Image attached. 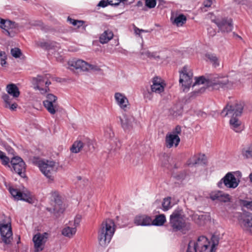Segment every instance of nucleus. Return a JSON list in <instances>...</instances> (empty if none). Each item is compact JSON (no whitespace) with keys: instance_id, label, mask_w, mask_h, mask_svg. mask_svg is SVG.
Here are the masks:
<instances>
[{"instance_id":"nucleus-2","label":"nucleus","mask_w":252,"mask_h":252,"mask_svg":"<svg viewBox=\"0 0 252 252\" xmlns=\"http://www.w3.org/2000/svg\"><path fill=\"white\" fill-rule=\"evenodd\" d=\"M186 216L182 209H175L170 215L169 224L173 232L189 230V223L186 221Z\"/></svg>"},{"instance_id":"nucleus-27","label":"nucleus","mask_w":252,"mask_h":252,"mask_svg":"<svg viewBox=\"0 0 252 252\" xmlns=\"http://www.w3.org/2000/svg\"><path fill=\"white\" fill-rule=\"evenodd\" d=\"M206 61L212 63L214 67H217L220 66L219 58L215 54L207 53L205 55Z\"/></svg>"},{"instance_id":"nucleus-30","label":"nucleus","mask_w":252,"mask_h":252,"mask_svg":"<svg viewBox=\"0 0 252 252\" xmlns=\"http://www.w3.org/2000/svg\"><path fill=\"white\" fill-rule=\"evenodd\" d=\"M166 217L164 214L157 215L154 220H152V225L162 226L166 222Z\"/></svg>"},{"instance_id":"nucleus-15","label":"nucleus","mask_w":252,"mask_h":252,"mask_svg":"<svg viewBox=\"0 0 252 252\" xmlns=\"http://www.w3.org/2000/svg\"><path fill=\"white\" fill-rule=\"evenodd\" d=\"M121 125L125 130H130L133 128L134 118L131 115L124 114L123 118H120Z\"/></svg>"},{"instance_id":"nucleus-17","label":"nucleus","mask_w":252,"mask_h":252,"mask_svg":"<svg viewBox=\"0 0 252 252\" xmlns=\"http://www.w3.org/2000/svg\"><path fill=\"white\" fill-rule=\"evenodd\" d=\"M17 27V24L9 20H5L0 17V28L6 32L8 35H10L9 30L15 29Z\"/></svg>"},{"instance_id":"nucleus-40","label":"nucleus","mask_w":252,"mask_h":252,"mask_svg":"<svg viewBox=\"0 0 252 252\" xmlns=\"http://www.w3.org/2000/svg\"><path fill=\"white\" fill-rule=\"evenodd\" d=\"M170 157L167 155H164L161 158L162 165L167 168H169Z\"/></svg>"},{"instance_id":"nucleus-11","label":"nucleus","mask_w":252,"mask_h":252,"mask_svg":"<svg viewBox=\"0 0 252 252\" xmlns=\"http://www.w3.org/2000/svg\"><path fill=\"white\" fill-rule=\"evenodd\" d=\"M243 211L244 213L241 215L239 218L240 224L244 231L251 233L252 215L250 213L246 212L244 209Z\"/></svg>"},{"instance_id":"nucleus-25","label":"nucleus","mask_w":252,"mask_h":252,"mask_svg":"<svg viewBox=\"0 0 252 252\" xmlns=\"http://www.w3.org/2000/svg\"><path fill=\"white\" fill-rule=\"evenodd\" d=\"M241 154L244 159H248L252 157V144L243 145Z\"/></svg>"},{"instance_id":"nucleus-24","label":"nucleus","mask_w":252,"mask_h":252,"mask_svg":"<svg viewBox=\"0 0 252 252\" xmlns=\"http://www.w3.org/2000/svg\"><path fill=\"white\" fill-rule=\"evenodd\" d=\"M205 158L204 154L194 155L189 159L188 164L189 166H193L201 163L205 159Z\"/></svg>"},{"instance_id":"nucleus-42","label":"nucleus","mask_w":252,"mask_h":252,"mask_svg":"<svg viewBox=\"0 0 252 252\" xmlns=\"http://www.w3.org/2000/svg\"><path fill=\"white\" fill-rule=\"evenodd\" d=\"M123 2L124 4H127L131 2H128V0H108V3L111 5H118L120 2Z\"/></svg>"},{"instance_id":"nucleus-21","label":"nucleus","mask_w":252,"mask_h":252,"mask_svg":"<svg viewBox=\"0 0 252 252\" xmlns=\"http://www.w3.org/2000/svg\"><path fill=\"white\" fill-rule=\"evenodd\" d=\"M69 64L70 66V69L72 70L80 69L83 71L87 70V67L88 66V63L83 60H78L73 61L71 62Z\"/></svg>"},{"instance_id":"nucleus-26","label":"nucleus","mask_w":252,"mask_h":252,"mask_svg":"<svg viewBox=\"0 0 252 252\" xmlns=\"http://www.w3.org/2000/svg\"><path fill=\"white\" fill-rule=\"evenodd\" d=\"M14 171L22 178H25L26 164L24 162H21L19 164H15L12 166Z\"/></svg>"},{"instance_id":"nucleus-62","label":"nucleus","mask_w":252,"mask_h":252,"mask_svg":"<svg viewBox=\"0 0 252 252\" xmlns=\"http://www.w3.org/2000/svg\"><path fill=\"white\" fill-rule=\"evenodd\" d=\"M134 30L135 33L136 34H138L140 36V29L138 28H137V27H134Z\"/></svg>"},{"instance_id":"nucleus-16","label":"nucleus","mask_w":252,"mask_h":252,"mask_svg":"<svg viewBox=\"0 0 252 252\" xmlns=\"http://www.w3.org/2000/svg\"><path fill=\"white\" fill-rule=\"evenodd\" d=\"M194 242L195 249L198 250L200 252H203L207 250L209 246V242L208 239L203 236H200L198 238L197 242Z\"/></svg>"},{"instance_id":"nucleus-51","label":"nucleus","mask_w":252,"mask_h":252,"mask_svg":"<svg viewBox=\"0 0 252 252\" xmlns=\"http://www.w3.org/2000/svg\"><path fill=\"white\" fill-rule=\"evenodd\" d=\"M181 133V127L180 126H177L174 129H173L171 135H178Z\"/></svg>"},{"instance_id":"nucleus-58","label":"nucleus","mask_w":252,"mask_h":252,"mask_svg":"<svg viewBox=\"0 0 252 252\" xmlns=\"http://www.w3.org/2000/svg\"><path fill=\"white\" fill-rule=\"evenodd\" d=\"M7 108H9L12 110H14L17 107V104L16 103L10 104V106L5 105Z\"/></svg>"},{"instance_id":"nucleus-55","label":"nucleus","mask_w":252,"mask_h":252,"mask_svg":"<svg viewBox=\"0 0 252 252\" xmlns=\"http://www.w3.org/2000/svg\"><path fill=\"white\" fill-rule=\"evenodd\" d=\"M109 4L108 0H101L98 3L97 6L99 7H105Z\"/></svg>"},{"instance_id":"nucleus-59","label":"nucleus","mask_w":252,"mask_h":252,"mask_svg":"<svg viewBox=\"0 0 252 252\" xmlns=\"http://www.w3.org/2000/svg\"><path fill=\"white\" fill-rule=\"evenodd\" d=\"M50 77V75L48 77H46V80L45 81V88H49V86L51 84V82L49 80V78Z\"/></svg>"},{"instance_id":"nucleus-56","label":"nucleus","mask_w":252,"mask_h":252,"mask_svg":"<svg viewBox=\"0 0 252 252\" xmlns=\"http://www.w3.org/2000/svg\"><path fill=\"white\" fill-rule=\"evenodd\" d=\"M0 159L2 164L4 165L8 164L9 162V158L6 156H4L3 158H1Z\"/></svg>"},{"instance_id":"nucleus-13","label":"nucleus","mask_w":252,"mask_h":252,"mask_svg":"<svg viewBox=\"0 0 252 252\" xmlns=\"http://www.w3.org/2000/svg\"><path fill=\"white\" fill-rule=\"evenodd\" d=\"M48 233H44L40 234L39 233L34 235L32 241L34 243V246L35 252H38L43 250L44 246L47 239Z\"/></svg>"},{"instance_id":"nucleus-63","label":"nucleus","mask_w":252,"mask_h":252,"mask_svg":"<svg viewBox=\"0 0 252 252\" xmlns=\"http://www.w3.org/2000/svg\"><path fill=\"white\" fill-rule=\"evenodd\" d=\"M6 59L0 60H1L0 63L2 66H4L6 63Z\"/></svg>"},{"instance_id":"nucleus-43","label":"nucleus","mask_w":252,"mask_h":252,"mask_svg":"<svg viewBox=\"0 0 252 252\" xmlns=\"http://www.w3.org/2000/svg\"><path fill=\"white\" fill-rule=\"evenodd\" d=\"M221 193V191H216L212 192L210 194V198L212 200H219Z\"/></svg>"},{"instance_id":"nucleus-19","label":"nucleus","mask_w":252,"mask_h":252,"mask_svg":"<svg viewBox=\"0 0 252 252\" xmlns=\"http://www.w3.org/2000/svg\"><path fill=\"white\" fill-rule=\"evenodd\" d=\"M180 141V138L178 135H171V133H168L165 137V144L168 148H171L174 145L177 147Z\"/></svg>"},{"instance_id":"nucleus-29","label":"nucleus","mask_w":252,"mask_h":252,"mask_svg":"<svg viewBox=\"0 0 252 252\" xmlns=\"http://www.w3.org/2000/svg\"><path fill=\"white\" fill-rule=\"evenodd\" d=\"M113 33L111 31L106 30L100 35L99 41L102 44L107 43L113 38Z\"/></svg>"},{"instance_id":"nucleus-38","label":"nucleus","mask_w":252,"mask_h":252,"mask_svg":"<svg viewBox=\"0 0 252 252\" xmlns=\"http://www.w3.org/2000/svg\"><path fill=\"white\" fill-rule=\"evenodd\" d=\"M8 189L13 197L17 200L19 199V197L20 196V195L21 192L20 191L12 187H9Z\"/></svg>"},{"instance_id":"nucleus-41","label":"nucleus","mask_w":252,"mask_h":252,"mask_svg":"<svg viewBox=\"0 0 252 252\" xmlns=\"http://www.w3.org/2000/svg\"><path fill=\"white\" fill-rule=\"evenodd\" d=\"M11 54L15 58H19L22 54L21 50L18 48L11 49Z\"/></svg>"},{"instance_id":"nucleus-4","label":"nucleus","mask_w":252,"mask_h":252,"mask_svg":"<svg viewBox=\"0 0 252 252\" xmlns=\"http://www.w3.org/2000/svg\"><path fill=\"white\" fill-rule=\"evenodd\" d=\"M244 104L242 102L228 103L221 112L223 117L229 116L231 117L240 116L242 113Z\"/></svg>"},{"instance_id":"nucleus-3","label":"nucleus","mask_w":252,"mask_h":252,"mask_svg":"<svg viewBox=\"0 0 252 252\" xmlns=\"http://www.w3.org/2000/svg\"><path fill=\"white\" fill-rule=\"evenodd\" d=\"M210 79H206L204 76H200L196 78L195 83L193 84L192 86H194L196 84H203L206 83L208 87L212 86L215 89H218V86L219 87H223L229 83V80L227 77L223 76L222 75H217L216 76Z\"/></svg>"},{"instance_id":"nucleus-46","label":"nucleus","mask_w":252,"mask_h":252,"mask_svg":"<svg viewBox=\"0 0 252 252\" xmlns=\"http://www.w3.org/2000/svg\"><path fill=\"white\" fill-rule=\"evenodd\" d=\"M241 205L247 209H252V201H248L247 200H241Z\"/></svg>"},{"instance_id":"nucleus-45","label":"nucleus","mask_w":252,"mask_h":252,"mask_svg":"<svg viewBox=\"0 0 252 252\" xmlns=\"http://www.w3.org/2000/svg\"><path fill=\"white\" fill-rule=\"evenodd\" d=\"M195 245L193 241H190L188 247L187 252H197L196 250L195 249Z\"/></svg>"},{"instance_id":"nucleus-57","label":"nucleus","mask_w":252,"mask_h":252,"mask_svg":"<svg viewBox=\"0 0 252 252\" xmlns=\"http://www.w3.org/2000/svg\"><path fill=\"white\" fill-rule=\"evenodd\" d=\"M212 4V0H205L203 2V5L206 7H209Z\"/></svg>"},{"instance_id":"nucleus-1","label":"nucleus","mask_w":252,"mask_h":252,"mask_svg":"<svg viewBox=\"0 0 252 252\" xmlns=\"http://www.w3.org/2000/svg\"><path fill=\"white\" fill-rule=\"evenodd\" d=\"M114 221L107 219L102 221L98 231V240L100 245L105 247L110 242L115 231Z\"/></svg>"},{"instance_id":"nucleus-10","label":"nucleus","mask_w":252,"mask_h":252,"mask_svg":"<svg viewBox=\"0 0 252 252\" xmlns=\"http://www.w3.org/2000/svg\"><path fill=\"white\" fill-rule=\"evenodd\" d=\"M239 181H237L234 175L231 172L227 173L218 183L219 188H222L223 184L228 188H236L239 185Z\"/></svg>"},{"instance_id":"nucleus-23","label":"nucleus","mask_w":252,"mask_h":252,"mask_svg":"<svg viewBox=\"0 0 252 252\" xmlns=\"http://www.w3.org/2000/svg\"><path fill=\"white\" fill-rule=\"evenodd\" d=\"M6 90L8 94L14 98H17L20 94L19 88L14 84H9L6 86Z\"/></svg>"},{"instance_id":"nucleus-36","label":"nucleus","mask_w":252,"mask_h":252,"mask_svg":"<svg viewBox=\"0 0 252 252\" xmlns=\"http://www.w3.org/2000/svg\"><path fill=\"white\" fill-rule=\"evenodd\" d=\"M141 54L143 56H146L150 59H154L156 60L159 59L160 57L156 55L155 52H150L149 51H143L141 53Z\"/></svg>"},{"instance_id":"nucleus-44","label":"nucleus","mask_w":252,"mask_h":252,"mask_svg":"<svg viewBox=\"0 0 252 252\" xmlns=\"http://www.w3.org/2000/svg\"><path fill=\"white\" fill-rule=\"evenodd\" d=\"M220 202H228L230 201V197L228 194H225L221 191L219 200Z\"/></svg>"},{"instance_id":"nucleus-6","label":"nucleus","mask_w":252,"mask_h":252,"mask_svg":"<svg viewBox=\"0 0 252 252\" xmlns=\"http://www.w3.org/2000/svg\"><path fill=\"white\" fill-rule=\"evenodd\" d=\"M52 197L53 200H52L51 203V207H47L46 210L48 212L53 213L56 217H58L63 212L64 207L61 197L57 192L53 193Z\"/></svg>"},{"instance_id":"nucleus-14","label":"nucleus","mask_w":252,"mask_h":252,"mask_svg":"<svg viewBox=\"0 0 252 252\" xmlns=\"http://www.w3.org/2000/svg\"><path fill=\"white\" fill-rule=\"evenodd\" d=\"M50 76L49 74H46L43 75H37L35 77H33L32 80V84L34 85V89L38 90L42 94H44L50 91L49 88L41 87L45 84L46 77Z\"/></svg>"},{"instance_id":"nucleus-28","label":"nucleus","mask_w":252,"mask_h":252,"mask_svg":"<svg viewBox=\"0 0 252 252\" xmlns=\"http://www.w3.org/2000/svg\"><path fill=\"white\" fill-rule=\"evenodd\" d=\"M229 123L231 128L235 132H239L242 130L241 122L237 117H231Z\"/></svg>"},{"instance_id":"nucleus-35","label":"nucleus","mask_w":252,"mask_h":252,"mask_svg":"<svg viewBox=\"0 0 252 252\" xmlns=\"http://www.w3.org/2000/svg\"><path fill=\"white\" fill-rule=\"evenodd\" d=\"M171 198L170 197L165 198L163 199V201L162 203V209L163 211H167L171 207Z\"/></svg>"},{"instance_id":"nucleus-50","label":"nucleus","mask_w":252,"mask_h":252,"mask_svg":"<svg viewBox=\"0 0 252 252\" xmlns=\"http://www.w3.org/2000/svg\"><path fill=\"white\" fill-rule=\"evenodd\" d=\"M87 71L94 70V71H99L101 70V69L99 66H98L97 65H95L88 64V66H87Z\"/></svg>"},{"instance_id":"nucleus-33","label":"nucleus","mask_w":252,"mask_h":252,"mask_svg":"<svg viewBox=\"0 0 252 252\" xmlns=\"http://www.w3.org/2000/svg\"><path fill=\"white\" fill-rule=\"evenodd\" d=\"M83 150L85 152H88L94 149V146L91 141L88 138H84L82 140Z\"/></svg>"},{"instance_id":"nucleus-47","label":"nucleus","mask_w":252,"mask_h":252,"mask_svg":"<svg viewBox=\"0 0 252 252\" xmlns=\"http://www.w3.org/2000/svg\"><path fill=\"white\" fill-rule=\"evenodd\" d=\"M156 3L157 2L156 0H146L145 1L146 5L150 8L155 7L156 5Z\"/></svg>"},{"instance_id":"nucleus-8","label":"nucleus","mask_w":252,"mask_h":252,"mask_svg":"<svg viewBox=\"0 0 252 252\" xmlns=\"http://www.w3.org/2000/svg\"><path fill=\"white\" fill-rule=\"evenodd\" d=\"M45 108L51 114L54 115L59 111L60 106L57 102V97L52 94H48L46 99L43 101Z\"/></svg>"},{"instance_id":"nucleus-53","label":"nucleus","mask_w":252,"mask_h":252,"mask_svg":"<svg viewBox=\"0 0 252 252\" xmlns=\"http://www.w3.org/2000/svg\"><path fill=\"white\" fill-rule=\"evenodd\" d=\"M67 21L69 22V23L73 26H76L77 25L78 23H82V20H75L70 18L69 17H68Z\"/></svg>"},{"instance_id":"nucleus-39","label":"nucleus","mask_w":252,"mask_h":252,"mask_svg":"<svg viewBox=\"0 0 252 252\" xmlns=\"http://www.w3.org/2000/svg\"><path fill=\"white\" fill-rule=\"evenodd\" d=\"M211 241L212 245L210 252H215V248L219 244V238L217 236L214 235L211 237Z\"/></svg>"},{"instance_id":"nucleus-37","label":"nucleus","mask_w":252,"mask_h":252,"mask_svg":"<svg viewBox=\"0 0 252 252\" xmlns=\"http://www.w3.org/2000/svg\"><path fill=\"white\" fill-rule=\"evenodd\" d=\"M19 200H24L30 203L33 202L32 198L29 194L21 192Z\"/></svg>"},{"instance_id":"nucleus-18","label":"nucleus","mask_w":252,"mask_h":252,"mask_svg":"<svg viewBox=\"0 0 252 252\" xmlns=\"http://www.w3.org/2000/svg\"><path fill=\"white\" fill-rule=\"evenodd\" d=\"M114 97L117 104L121 108L126 111L129 102L128 99L125 94L120 93H116Z\"/></svg>"},{"instance_id":"nucleus-9","label":"nucleus","mask_w":252,"mask_h":252,"mask_svg":"<svg viewBox=\"0 0 252 252\" xmlns=\"http://www.w3.org/2000/svg\"><path fill=\"white\" fill-rule=\"evenodd\" d=\"M0 233L2 242L6 245L10 244L13 239L11 222L0 224Z\"/></svg>"},{"instance_id":"nucleus-5","label":"nucleus","mask_w":252,"mask_h":252,"mask_svg":"<svg viewBox=\"0 0 252 252\" xmlns=\"http://www.w3.org/2000/svg\"><path fill=\"white\" fill-rule=\"evenodd\" d=\"M33 162L36 164L42 173L49 179H53L52 173L55 162L51 160H40L37 158H33Z\"/></svg>"},{"instance_id":"nucleus-52","label":"nucleus","mask_w":252,"mask_h":252,"mask_svg":"<svg viewBox=\"0 0 252 252\" xmlns=\"http://www.w3.org/2000/svg\"><path fill=\"white\" fill-rule=\"evenodd\" d=\"M37 45L42 48H45V49H49L50 48V45L48 42L38 41L36 42Z\"/></svg>"},{"instance_id":"nucleus-54","label":"nucleus","mask_w":252,"mask_h":252,"mask_svg":"<svg viewBox=\"0 0 252 252\" xmlns=\"http://www.w3.org/2000/svg\"><path fill=\"white\" fill-rule=\"evenodd\" d=\"M105 135L108 137H112L114 136V133L112 131L111 128L108 127L105 130Z\"/></svg>"},{"instance_id":"nucleus-32","label":"nucleus","mask_w":252,"mask_h":252,"mask_svg":"<svg viewBox=\"0 0 252 252\" xmlns=\"http://www.w3.org/2000/svg\"><path fill=\"white\" fill-rule=\"evenodd\" d=\"M81 150H83L82 140L76 141L70 148V151L73 153H78L80 152Z\"/></svg>"},{"instance_id":"nucleus-7","label":"nucleus","mask_w":252,"mask_h":252,"mask_svg":"<svg viewBox=\"0 0 252 252\" xmlns=\"http://www.w3.org/2000/svg\"><path fill=\"white\" fill-rule=\"evenodd\" d=\"M179 72V82L183 87H184L183 91H185L186 89H189L192 84L193 73L187 65L184 66Z\"/></svg>"},{"instance_id":"nucleus-20","label":"nucleus","mask_w":252,"mask_h":252,"mask_svg":"<svg viewBox=\"0 0 252 252\" xmlns=\"http://www.w3.org/2000/svg\"><path fill=\"white\" fill-rule=\"evenodd\" d=\"M164 87L160 78L155 77L153 80V84L151 86L152 92L160 94L163 92Z\"/></svg>"},{"instance_id":"nucleus-31","label":"nucleus","mask_w":252,"mask_h":252,"mask_svg":"<svg viewBox=\"0 0 252 252\" xmlns=\"http://www.w3.org/2000/svg\"><path fill=\"white\" fill-rule=\"evenodd\" d=\"M76 232L75 227H70L69 226L64 228L62 230V234L67 237L71 238Z\"/></svg>"},{"instance_id":"nucleus-64","label":"nucleus","mask_w":252,"mask_h":252,"mask_svg":"<svg viewBox=\"0 0 252 252\" xmlns=\"http://www.w3.org/2000/svg\"><path fill=\"white\" fill-rule=\"evenodd\" d=\"M5 154L2 151H0V159L1 158H3L4 156H5Z\"/></svg>"},{"instance_id":"nucleus-34","label":"nucleus","mask_w":252,"mask_h":252,"mask_svg":"<svg viewBox=\"0 0 252 252\" xmlns=\"http://www.w3.org/2000/svg\"><path fill=\"white\" fill-rule=\"evenodd\" d=\"M187 21L186 17L183 14H180L178 16L175 18L174 21V23L177 25V26H182Z\"/></svg>"},{"instance_id":"nucleus-22","label":"nucleus","mask_w":252,"mask_h":252,"mask_svg":"<svg viewBox=\"0 0 252 252\" xmlns=\"http://www.w3.org/2000/svg\"><path fill=\"white\" fill-rule=\"evenodd\" d=\"M134 223L137 225H151L152 218L146 215L137 216L134 219Z\"/></svg>"},{"instance_id":"nucleus-48","label":"nucleus","mask_w":252,"mask_h":252,"mask_svg":"<svg viewBox=\"0 0 252 252\" xmlns=\"http://www.w3.org/2000/svg\"><path fill=\"white\" fill-rule=\"evenodd\" d=\"M21 162H24L23 160L20 157H16L12 158L11 160V164L12 166L15 165V164H19Z\"/></svg>"},{"instance_id":"nucleus-49","label":"nucleus","mask_w":252,"mask_h":252,"mask_svg":"<svg viewBox=\"0 0 252 252\" xmlns=\"http://www.w3.org/2000/svg\"><path fill=\"white\" fill-rule=\"evenodd\" d=\"M3 100L6 103V105L10 106L11 103L12 99L10 98V96L7 94H4L2 97Z\"/></svg>"},{"instance_id":"nucleus-61","label":"nucleus","mask_w":252,"mask_h":252,"mask_svg":"<svg viewBox=\"0 0 252 252\" xmlns=\"http://www.w3.org/2000/svg\"><path fill=\"white\" fill-rule=\"evenodd\" d=\"M0 60H3V59H7L6 54L3 51L0 52Z\"/></svg>"},{"instance_id":"nucleus-12","label":"nucleus","mask_w":252,"mask_h":252,"mask_svg":"<svg viewBox=\"0 0 252 252\" xmlns=\"http://www.w3.org/2000/svg\"><path fill=\"white\" fill-rule=\"evenodd\" d=\"M214 22L219 29L222 32H229L232 31L233 29L232 20L231 19L223 18L221 20H214Z\"/></svg>"},{"instance_id":"nucleus-60","label":"nucleus","mask_w":252,"mask_h":252,"mask_svg":"<svg viewBox=\"0 0 252 252\" xmlns=\"http://www.w3.org/2000/svg\"><path fill=\"white\" fill-rule=\"evenodd\" d=\"M152 93L153 92H148L147 94H145V97L146 98H148L149 100H151L152 98Z\"/></svg>"}]
</instances>
